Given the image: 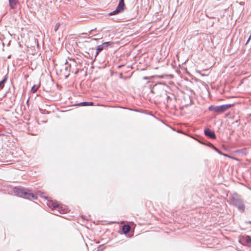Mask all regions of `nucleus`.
I'll use <instances>...</instances> for the list:
<instances>
[{
    "label": "nucleus",
    "mask_w": 251,
    "mask_h": 251,
    "mask_svg": "<svg viewBox=\"0 0 251 251\" xmlns=\"http://www.w3.org/2000/svg\"><path fill=\"white\" fill-rule=\"evenodd\" d=\"M6 80V78H4L0 82V90L4 87V84Z\"/></svg>",
    "instance_id": "nucleus-13"
},
{
    "label": "nucleus",
    "mask_w": 251,
    "mask_h": 251,
    "mask_svg": "<svg viewBox=\"0 0 251 251\" xmlns=\"http://www.w3.org/2000/svg\"><path fill=\"white\" fill-rule=\"evenodd\" d=\"M232 106V104H225L220 106L211 105L209 107V110L214 112L222 113L230 108Z\"/></svg>",
    "instance_id": "nucleus-2"
},
{
    "label": "nucleus",
    "mask_w": 251,
    "mask_h": 251,
    "mask_svg": "<svg viewBox=\"0 0 251 251\" xmlns=\"http://www.w3.org/2000/svg\"><path fill=\"white\" fill-rule=\"evenodd\" d=\"M131 229V227L128 225H125L123 226L122 231L124 234H127Z\"/></svg>",
    "instance_id": "nucleus-8"
},
{
    "label": "nucleus",
    "mask_w": 251,
    "mask_h": 251,
    "mask_svg": "<svg viewBox=\"0 0 251 251\" xmlns=\"http://www.w3.org/2000/svg\"><path fill=\"white\" fill-rule=\"evenodd\" d=\"M238 208L239 209L242 211H244V209H245V205L243 203H241L239 206H238Z\"/></svg>",
    "instance_id": "nucleus-14"
},
{
    "label": "nucleus",
    "mask_w": 251,
    "mask_h": 251,
    "mask_svg": "<svg viewBox=\"0 0 251 251\" xmlns=\"http://www.w3.org/2000/svg\"><path fill=\"white\" fill-rule=\"evenodd\" d=\"M47 205L51 210L57 209V210H59L60 208H63V205L60 204L57 201H49Z\"/></svg>",
    "instance_id": "nucleus-5"
},
{
    "label": "nucleus",
    "mask_w": 251,
    "mask_h": 251,
    "mask_svg": "<svg viewBox=\"0 0 251 251\" xmlns=\"http://www.w3.org/2000/svg\"><path fill=\"white\" fill-rule=\"evenodd\" d=\"M60 26V24L59 23H56L55 24V25H54V31H56L58 29Z\"/></svg>",
    "instance_id": "nucleus-15"
},
{
    "label": "nucleus",
    "mask_w": 251,
    "mask_h": 251,
    "mask_svg": "<svg viewBox=\"0 0 251 251\" xmlns=\"http://www.w3.org/2000/svg\"><path fill=\"white\" fill-rule=\"evenodd\" d=\"M58 211L60 214L66 213L68 212V209L64 205H63V208H60Z\"/></svg>",
    "instance_id": "nucleus-12"
},
{
    "label": "nucleus",
    "mask_w": 251,
    "mask_h": 251,
    "mask_svg": "<svg viewBox=\"0 0 251 251\" xmlns=\"http://www.w3.org/2000/svg\"><path fill=\"white\" fill-rule=\"evenodd\" d=\"M9 5L11 9H14L16 8L17 3L18 0H8Z\"/></svg>",
    "instance_id": "nucleus-9"
},
{
    "label": "nucleus",
    "mask_w": 251,
    "mask_h": 251,
    "mask_svg": "<svg viewBox=\"0 0 251 251\" xmlns=\"http://www.w3.org/2000/svg\"><path fill=\"white\" fill-rule=\"evenodd\" d=\"M125 3H124V0H120L116 10L111 12V13H110L109 14V15H116V14L123 11L125 9Z\"/></svg>",
    "instance_id": "nucleus-4"
},
{
    "label": "nucleus",
    "mask_w": 251,
    "mask_h": 251,
    "mask_svg": "<svg viewBox=\"0 0 251 251\" xmlns=\"http://www.w3.org/2000/svg\"><path fill=\"white\" fill-rule=\"evenodd\" d=\"M222 154H223V155L224 156H225L228 157H230V156H229L228 155H227V154H223V153H222Z\"/></svg>",
    "instance_id": "nucleus-19"
},
{
    "label": "nucleus",
    "mask_w": 251,
    "mask_h": 251,
    "mask_svg": "<svg viewBox=\"0 0 251 251\" xmlns=\"http://www.w3.org/2000/svg\"><path fill=\"white\" fill-rule=\"evenodd\" d=\"M38 88V86H36L35 85H34L32 88H31V91L33 92V93H35L36 92V91L37 90Z\"/></svg>",
    "instance_id": "nucleus-16"
},
{
    "label": "nucleus",
    "mask_w": 251,
    "mask_h": 251,
    "mask_svg": "<svg viewBox=\"0 0 251 251\" xmlns=\"http://www.w3.org/2000/svg\"><path fill=\"white\" fill-rule=\"evenodd\" d=\"M214 149L217 152H218L219 153L222 154V153L220 152V151L217 149L216 148L213 147Z\"/></svg>",
    "instance_id": "nucleus-17"
},
{
    "label": "nucleus",
    "mask_w": 251,
    "mask_h": 251,
    "mask_svg": "<svg viewBox=\"0 0 251 251\" xmlns=\"http://www.w3.org/2000/svg\"><path fill=\"white\" fill-rule=\"evenodd\" d=\"M239 242L244 246H251V237L248 235L241 236Z\"/></svg>",
    "instance_id": "nucleus-3"
},
{
    "label": "nucleus",
    "mask_w": 251,
    "mask_h": 251,
    "mask_svg": "<svg viewBox=\"0 0 251 251\" xmlns=\"http://www.w3.org/2000/svg\"><path fill=\"white\" fill-rule=\"evenodd\" d=\"M251 39V35L250 36L249 38L248 39V41H247V42L246 43V44H247L249 43V41Z\"/></svg>",
    "instance_id": "nucleus-18"
},
{
    "label": "nucleus",
    "mask_w": 251,
    "mask_h": 251,
    "mask_svg": "<svg viewBox=\"0 0 251 251\" xmlns=\"http://www.w3.org/2000/svg\"><path fill=\"white\" fill-rule=\"evenodd\" d=\"M113 44V43L112 42H106L102 44L104 48L108 46L112 47Z\"/></svg>",
    "instance_id": "nucleus-11"
},
{
    "label": "nucleus",
    "mask_w": 251,
    "mask_h": 251,
    "mask_svg": "<svg viewBox=\"0 0 251 251\" xmlns=\"http://www.w3.org/2000/svg\"><path fill=\"white\" fill-rule=\"evenodd\" d=\"M104 47L102 46V45H100L99 46H98L97 47V51H96V56H97L99 52L100 51H101V50H102L104 49Z\"/></svg>",
    "instance_id": "nucleus-10"
},
{
    "label": "nucleus",
    "mask_w": 251,
    "mask_h": 251,
    "mask_svg": "<svg viewBox=\"0 0 251 251\" xmlns=\"http://www.w3.org/2000/svg\"><path fill=\"white\" fill-rule=\"evenodd\" d=\"M249 223H250V224H251V222H249Z\"/></svg>",
    "instance_id": "nucleus-20"
},
{
    "label": "nucleus",
    "mask_w": 251,
    "mask_h": 251,
    "mask_svg": "<svg viewBox=\"0 0 251 251\" xmlns=\"http://www.w3.org/2000/svg\"><path fill=\"white\" fill-rule=\"evenodd\" d=\"M14 191L21 197L26 199H30V198L34 197L33 194L30 193L29 191L27 189L15 188Z\"/></svg>",
    "instance_id": "nucleus-1"
},
{
    "label": "nucleus",
    "mask_w": 251,
    "mask_h": 251,
    "mask_svg": "<svg viewBox=\"0 0 251 251\" xmlns=\"http://www.w3.org/2000/svg\"><path fill=\"white\" fill-rule=\"evenodd\" d=\"M204 134L206 136H207L211 139H215L216 138V135H215V133L209 128H207V129H205Z\"/></svg>",
    "instance_id": "nucleus-6"
},
{
    "label": "nucleus",
    "mask_w": 251,
    "mask_h": 251,
    "mask_svg": "<svg viewBox=\"0 0 251 251\" xmlns=\"http://www.w3.org/2000/svg\"><path fill=\"white\" fill-rule=\"evenodd\" d=\"M76 106H93L94 105V103L93 102H82L79 103H77L75 105Z\"/></svg>",
    "instance_id": "nucleus-7"
}]
</instances>
